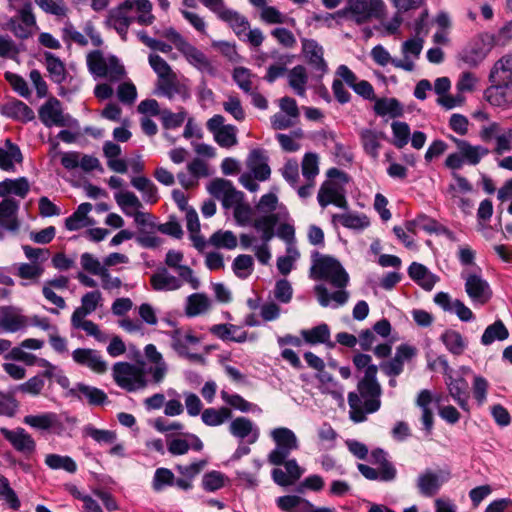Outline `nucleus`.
<instances>
[{
	"mask_svg": "<svg viewBox=\"0 0 512 512\" xmlns=\"http://www.w3.org/2000/svg\"><path fill=\"white\" fill-rule=\"evenodd\" d=\"M237 128L234 125L227 124L214 136L215 142L222 148H230L237 144Z\"/></svg>",
	"mask_w": 512,
	"mask_h": 512,
	"instance_id": "obj_42",
	"label": "nucleus"
},
{
	"mask_svg": "<svg viewBox=\"0 0 512 512\" xmlns=\"http://www.w3.org/2000/svg\"><path fill=\"white\" fill-rule=\"evenodd\" d=\"M29 188V182L25 177L17 179L7 178L0 182V197H5L8 194H14L24 198L28 194Z\"/></svg>",
	"mask_w": 512,
	"mask_h": 512,
	"instance_id": "obj_28",
	"label": "nucleus"
},
{
	"mask_svg": "<svg viewBox=\"0 0 512 512\" xmlns=\"http://www.w3.org/2000/svg\"><path fill=\"white\" fill-rule=\"evenodd\" d=\"M252 430L253 422L246 417L235 418L229 426L230 433L240 439L248 437Z\"/></svg>",
	"mask_w": 512,
	"mask_h": 512,
	"instance_id": "obj_49",
	"label": "nucleus"
},
{
	"mask_svg": "<svg viewBox=\"0 0 512 512\" xmlns=\"http://www.w3.org/2000/svg\"><path fill=\"white\" fill-rule=\"evenodd\" d=\"M491 85L484 90V98L495 107L512 105V53L503 55L490 70Z\"/></svg>",
	"mask_w": 512,
	"mask_h": 512,
	"instance_id": "obj_1",
	"label": "nucleus"
},
{
	"mask_svg": "<svg viewBox=\"0 0 512 512\" xmlns=\"http://www.w3.org/2000/svg\"><path fill=\"white\" fill-rule=\"evenodd\" d=\"M277 507L283 512H312L313 504L298 495H284L276 499Z\"/></svg>",
	"mask_w": 512,
	"mask_h": 512,
	"instance_id": "obj_18",
	"label": "nucleus"
},
{
	"mask_svg": "<svg viewBox=\"0 0 512 512\" xmlns=\"http://www.w3.org/2000/svg\"><path fill=\"white\" fill-rule=\"evenodd\" d=\"M491 33L482 32L473 37L467 46L461 51L460 60L469 67H477L496 47Z\"/></svg>",
	"mask_w": 512,
	"mask_h": 512,
	"instance_id": "obj_3",
	"label": "nucleus"
},
{
	"mask_svg": "<svg viewBox=\"0 0 512 512\" xmlns=\"http://www.w3.org/2000/svg\"><path fill=\"white\" fill-rule=\"evenodd\" d=\"M231 417L232 412L228 407L206 408L201 415L203 423L207 426H219Z\"/></svg>",
	"mask_w": 512,
	"mask_h": 512,
	"instance_id": "obj_33",
	"label": "nucleus"
},
{
	"mask_svg": "<svg viewBox=\"0 0 512 512\" xmlns=\"http://www.w3.org/2000/svg\"><path fill=\"white\" fill-rule=\"evenodd\" d=\"M47 71L51 80L56 84H61L66 80L67 71L63 61L51 52H44Z\"/></svg>",
	"mask_w": 512,
	"mask_h": 512,
	"instance_id": "obj_27",
	"label": "nucleus"
},
{
	"mask_svg": "<svg viewBox=\"0 0 512 512\" xmlns=\"http://www.w3.org/2000/svg\"><path fill=\"white\" fill-rule=\"evenodd\" d=\"M318 203L321 207L333 204L341 209H348V202L344 195L337 190L335 182L326 180L322 183L318 195Z\"/></svg>",
	"mask_w": 512,
	"mask_h": 512,
	"instance_id": "obj_10",
	"label": "nucleus"
},
{
	"mask_svg": "<svg viewBox=\"0 0 512 512\" xmlns=\"http://www.w3.org/2000/svg\"><path fill=\"white\" fill-rule=\"evenodd\" d=\"M207 464L208 461L206 459H201L191 463L190 465H177L176 469L178 473L192 482V480L202 472Z\"/></svg>",
	"mask_w": 512,
	"mask_h": 512,
	"instance_id": "obj_58",
	"label": "nucleus"
},
{
	"mask_svg": "<svg viewBox=\"0 0 512 512\" xmlns=\"http://www.w3.org/2000/svg\"><path fill=\"white\" fill-rule=\"evenodd\" d=\"M175 77H170L165 81H159L158 88L164 96L169 99L178 94L182 99L186 100L190 97L189 91L186 86L174 82Z\"/></svg>",
	"mask_w": 512,
	"mask_h": 512,
	"instance_id": "obj_38",
	"label": "nucleus"
},
{
	"mask_svg": "<svg viewBox=\"0 0 512 512\" xmlns=\"http://www.w3.org/2000/svg\"><path fill=\"white\" fill-rule=\"evenodd\" d=\"M83 435L91 437L98 443L108 444L113 443L117 437L114 431L98 429L91 424H88L83 428Z\"/></svg>",
	"mask_w": 512,
	"mask_h": 512,
	"instance_id": "obj_47",
	"label": "nucleus"
},
{
	"mask_svg": "<svg viewBox=\"0 0 512 512\" xmlns=\"http://www.w3.org/2000/svg\"><path fill=\"white\" fill-rule=\"evenodd\" d=\"M5 146L7 149L0 147V169L7 172H14L15 165L13 162L22 163L23 155L17 144L10 139H6Z\"/></svg>",
	"mask_w": 512,
	"mask_h": 512,
	"instance_id": "obj_17",
	"label": "nucleus"
},
{
	"mask_svg": "<svg viewBox=\"0 0 512 512\" xmlns=\"http://www.w3.org/2000/svg\"><path fill=\"white\" fill-rule=\"evenodd\" d=\"M210 243L217 248L234 249L237 246V238L232 231L218 230L210 237Z\"/></svg>",
	"mask_w": 512,
	"mask_h": 512,
	"instance_id": "obj_45",
	"label": "nucleus"
},
{
	"mask_svg": "<svg viewBox=\"0 0 512 512\" xmlns=\"http://www.w3.org/2000/svg\"><path fill=\"white\" fill-rule=\"evenodd\" d=\"M137 365L130 364L128 362H117L113 365V378L118 386L127 391H135L136 386L132 384L131 379L133 378Z\"/></svg>",
	"mask_w": 512,
	"mask_h": 512,
	"instance_id": "obj_16",
	"label": "nucleus"
},
{
	"mask_svg": "<svg viewBox=\"0 0 512 512\" xmlns=\"http://www.w3.org/2000/svg\"><path fill=\"white\" fill-rule=\"evenodd\" d=\"M271 435L276 448L268 454V462L275 466H281L291 451L299 448L298 439L295 433L286 427L275 428Z\"/></svg>",
	"mask_w": 512,
	"mask_h": 512,
	"instance_id": "obj_4",
	"label": "nucleus"
},
{
	"mask_svg": "<svg viewBox=\"0 0 512 512\" xmlns=\"http://www.w3.org/2000/svg\"><path fill=\"white\" fill-rule=\"evenodd\" d=\"M45 385V381L41 376H34L26 382L17 386L16 390L32 396H37L41 393Z\"/></svg>",
	"mask_w": 512,
	"mask_h": 512,
	"instance_id": "obj_59",
	"label": "nucleus"
},
{
	"mask_svg": "<svg viewBox=\"0 0 512 512\" xmlns=\"http://www.w3.org/2000/svg\"><path fill=\"white\" fill-rule=\"evenodd\" d=\"M218 16L221 20L230 24L238 37H240V35L250 26L248 20L245 17L241 16L237 11L232 9H224L218 13Z\"/></svg>",
	"mask_w": 512,
	"mask_h": 512,
	"instance_id": "obj_32",
	"label": "nucleus"
},
{
	"mask_svg": "<svg viewBox=\"0 0 512 512\" xmlns=\"http://www.w3.org/2000/svg\"><path fill=\"white\" fill-rule=\"evenodd\" d=\"M19 48L8 36H0V57L19 62Z\"/></svg>",
	"mask_w": 512,
	"mask_h": 512,
	"instance_id": "obj_60",
	"label": "nucleus"
},
{
	"mask_svg": "<svg viewBox=\"0 0 512 512\" xmlns=\"http://www.w3.org/2000/svg\"><path fill=\"white\" fill-rule=\"evenodd\" d=\"M40 121L46 126L51 127L53 125L58 127H64L67 125L65 117L63 115L61 102L56 97H50L38 111Z\"/></svg>",
	"mask_w": 512,
	"mask_h": 512,
	"instance_id": "obj_8",
	"label": "nucleus"
},
{
	"mask_svg": "<svg viewBox=\"0 0 512 512\" xmlns=\"http://www.w3.org/2000/svg\"><path fill=\"white\" fill-rule=\"evenodd\" d=\"M319 173L318 156L315 153L308 152L302 160V175L307 181H313Z\"/></svg>",
	"mask_w": 512,
	"mask_h": 512,
	"instance_id": "obj_50",
	"label": "nucleus"
},
{
	"mask_svg": "<svg viewBox=\"0 0 512 512\" xmlns=\"http://www.w3.org/2000/svg\"><path fill=\"white\" fill-rule=\"evenodd\" d=\"M327 138L333 141L335 144L333 154L336 158L337 164H351L353 161V154L350 151H348L342 143L336 141V135L334 133H329V136Z\"/></svg>",
	"mask_w": 512,
	"mask_h": 512,
	"instance_id": "obj_57",
	"label": "nucleus"
},
{
	"mask_svg": "<svg viewBox=\"0 0 512 512\" xmlns=\"http://www.w3.org/2000/svg\"><path fill=\"white\" fill-rule=\"evenodd\" d=\"M278 222L279 215L277 213H270L256 218L252 225L257 231L264 232L275 229Z\"/></svg>",
	"mask_w": 512,
	"mask_h": 512,
	"instance_id": "obj_62",
	"label": "nucleus"
},
{
	"mask_svg": "<svg viewBox=\"0 0 512 512\" xmlns=\"http://www.w3.org/2000/svg\"><path fill=\"white\" fill-rule=\"evenodd\" d=\"M185 117V111L173 113L168 109H164L161 113L162 124L165 129H176L180 127L184 123Z\"/></svg>",
	"mask_w": 512,
	"mask_h": 512,
	"instance_id": "obj_55",
	"label": "nucleus"
},
{
	"mask_svg": "<svg viewBox=\"0 0 512 512\" xmlns=\"http://www.w3.org/2000/svg\"><path fill=\"white\" fill-rule=\"evenodd\" d=\"M289 85L300 96L305 93V84L308 81L306 68L302 65H297L289 71Z\"/></svg>",
	"mask_w": 512,
	"mask_h": 512,
	"instance_id": "obj_40",
	"label": "nucleus"
},
{
	"mask_svg": "<svg viewBox=\"0 0 512 512\" xmlns=\"http://www.w3.org/2000/svg\"><path fill=\"white\" fill-rule=\"evenodd\" d=\"M268 156L262 148H255L250 151L247 158V166L253 173L256 180L266 181L271 175V169L268 165Z\"/></svg>",
	"mask_w": 512,
	"mask_h": 512,
	"instance_id": "obj_11",
	"label": "nucleus"
},
{
	"mask_svg": "<svg viewBox=\"0 0 512 512\" xmlns=\"http://www.w3.org/2000/svg\"><path fill=\"white\" fill-rule=\"evenodd\" d=\"M148 60L151 68L160 78V81L175 77L170 65L158 54H150Z\"/></svg>",
	"mask_w": 512,
	"mask_h": 512,
	"instance_id": "obj_43",
	"label": "nucleus"
},
{
	"mask_svg": "<svg viewBox=\"0 0 512 512\" xmlns=\"http://www.w3.org/2000/svg\"><path fill=\"white\" fill-rule=\"evenodd\" d=\"M87 66L91 73L105 77L108 75L107 61L100 50H94L87 56Z\"/></svg>",
	"mask_w": 512,
	"mask_h": 512,
	"instance_id": "obj_37",
	"label": "nucleus"
},
{
	"mask_svg": "<svg viewBox=\"0 0 512 512\" xmlns=\"http://www.w3.org/2000/svg\"><path fill=\"white\" fill-rule=\"evenodd\" d=\"M359 397L364 398V406L368 413H375L380 409L382 393L381 385L378 380H359L357 384Z\"/></svg>",
	"mask_w": 512,
	"mask_h": 512,
	"instance_id": "obj_7",
	"label": "nucleus"
},
{
	"mask_svg": "<svg viewBox=\"0 0 512 512\" xmlns=\"http://www.w3.org/2000/svg\"><path fill=\"white\" fill-rule=\"evenodd\" d=\"M408 276L425 291H431L439 281V277L418 262H412L408 267Z\"/></svg>",
	"mask_w": 512,
	"mask_h": 512,
	"instance_id": "obj_14",
	"label": "nucleus"
},
{
	"mask_svg": "<svg viewBox=\"0 0 512 512\" xmlns=\"http://www.w3.org/2000/svg\"><path fill=\"white\" fill-rule=\"evenodd\" d=\"M108 20L113 22V27L123 40H126L128 29L132 22L133 17L120 14V12H109Z\"/></svg>",
	"mask_w": 512,
	"mask_h": 512,
	"instance_id": "obj_48",
	"label": "nucleus"
},
{
	"mask_svg": "<svg viewBox=\"0 0 512 512\" xmlns=\"http://www.w3.org/2000/svg\"><path fill=\"white\" fill-rule=\"evenodd\" d=\"M303 340L309 345L326 343L330 338V328L326 323H321L311 329H303L300 332Z\"/></svg>",
	"mask_w": 512,
	"mask_h": 512,
	"instance_id": "obj_30",
	"label": "nucleus"
},
{
	"mask_svg": "<svg viewBox=\"0 0 512 512\" xmlns=\"http://www.w3.org/2000/svg\"><path fill=\"white\" fill-rule=\"evenodd\" d=\"M24 424L29 425L32 428L40 430H50L52 428L63 427L59 421V417L54 412H46L38 415H27L23 419Z\"/></svg>",
	"mask_w": 512,
	"mask_h": 512,
	"instance_id": "obj_19",
	"label": "nucleus"
},
{
	"mask_svg": "<svg viewBox=\"0 0 512 512\" xmlns=\"http://www.w3.org/2000/svg\"><path fill=\"white\" fill-rule=\"evenodd\" d=\"M101 298V293L98 290L87 292L82 296V305L79 308L84 312V314L89 315L96 310Z\"/></svg>",
	"mask_w": 512,
	"mask_h": 512,
	"instance_id": "obj_63",
	"label": "nucleus"
},
{
	"mask_svg": "<svg viewBox=\"0 0 512 512\" xmlns=\"http://www.w3.org/2000/svg\"><path fill=\"white\" fill-rule=\"evenodd\" d=\"M210 306L208 297L202 293L191 294L187 299L186 314L197 316L206 311Z\"/></svg>",
	"mask_w": 512,
	"mask_h": 512,
	"instance_id": "obj_39",
	"label": "nucleus"
},
{
	"mask_svg": "<svg viewBox=\"0 0 512 512\" xmlns=\"http://www.w3.org/2000/svg\"><path fill=\"white\" fill-rule=\"evenodd\" d=\"M275 298L282 303H289L292 299L293 289L290 282L286 279H280L276 282Z\"/></svg>",
	"mask_w": 512,
	"mask_h": 512,
	"instance_id": "obj_64",
	"label": "nucleus"
},
{
	"mask_svg": "<svg viewBox=\"0 0 512 512\" xmlns=\"http://www.w3.org/2000/svg\"><path fill=\"white\" fill-rule=\"evenodd\" d=\"M179 51L185 56L190 64L194 65L198 69L206 70L210 74H213L214 68L211 62L197 47L187 42Z\"/></svg>",
	"mask_w": 512,
	"mask_h": 512,
	"instance_id": "obj_22",
	"label": "nucleus"
},
{
	"mask_svg": "<svg viewBox=\"0 0 512 512\" xmlns=\"http://www.w3.org/2000/svg\"><path fill=\"white\" fill-rule=\"evenodd\" d=\"M441 485L442 482L439 476L430 470H426L424 473L420 474L417 480L419 493L425 497H433L436 495Z\"/></svg>",
	"mask_w": 512,
	"mask_h": 512,
	"instance_id": "obj_25",
	"label": "nucleus"
},
{
	"mask_svg": "<svg viewBox=\"0 0 512 512\" xmlns=\"http://www.w3.org/2000/svg\"><path fill=\"white\" fill-rule=\"evenodd\" d=\"M352 20L361 25L371 17H379L385 7L383 0H347Z\"/></svg>",
	"mask_w": 512,
	"mask_h": 512,
	"instance_id": "obj_5",
	"label": "nucleus"
},
{
	"mask_svg": "<svg viewBox=\"0 0 512 512\" xmlns=\"http://www.w3.org/2000/svg\"><path fill=\"white\" fill-rule=\"evenodd\" d=\"M312 260L311 274L315 279L329 281L337 288L348 285L349 275L336 258L314 251Z\"/></svg>",
	"mask_w": 512,
	"mask_h": 512,
	"instance_id": "obj_2",
	"label": "nucleus"
},
{
	"mask_svg": "<svg viewBox=\"0 0 512 512\" xmlns=\"http://www.w3.org/2000/svg\"><path fill=\"white\" fill-rule=\"evenodd\" d=\"M361 139L365 152L374 159L378 158L381 144L378 141L377 134L372 130H365L361 134Z\"/></svg>",
	"mask_w": 512,
	"mask_h": 512,
	"instance_id": "obj_52",
	"label": "nucleus"
},
{
	"mask_svg": "<svg viewBox=\"0 0 512 512\" xmlns=\"http://www.w3.org/2000/svg\"><path fill=\"white\" fill-rule=\"evenodd\" d=\"M302 52L305 55L308 64L316 71L322 74L327 72L328 65L324 60L323 47L314 39H302Z\"/></svg>",
	"mask_w": 512,
	"mask_h": 512,
	"instance_id": "obj_12",
	"label": "nucleus"
},
{
	"mask_svg": "<svg viewBox=\"0 0 512 512\" xmlns=\"http://www.w3.org/2000/svg\"><path fill=\"white\" fill-rule=\"evenodd\" d=\"M175 481L173 472L168 468H158L155 471L152 488L154 491H161L165 486H172Z\"/></svg>",
	"mask_w": 512,
	"mask_h": 512,
	"instance_id": "obj_51",
	"label": "nucleus"
},
{
	"mask_svg": "<svg viewBox=\"0 0 512 512\" xmlns=\"http://www.w3.org/2000/svg\"><path fill=\"white\" fill-rule=\"evenodd\" d=\"M0 113L13 120L27 123L35 119L34 111L23 101L14 99L2 105Z\"/></svg>",
	"mask_w": 512,
	"mask_h": 512,
	"instance_id": "obj_13",
	"label": "nucleus"
},
{
	"mask_svg": "<svg viewBox=\"0 0 512 512\" xmlns=\"http://www.w3.org/2000/svg\"><path fill=\"white\" fill-rule=\"evenodd\" d=\"M446 384L449 389L451 397L456 401L459 407L465 411L469 410V385L465 378H453L449 375L446 378Z\"/></svg>",
	"mask_w": 512,
	"mask_h": 512,
	"instance_id": "obj_15",
	"label": "nucleus"
},
{
	"mask_svg": "<svg viewBox=\"0 0 512 512\" xmlns=\"http://www.w3.org/2000/svg\"><path fill=\"white\" fill-rule=\"evenodd\" d=\"M115 200L117 204L122 208L124 213L128 216L131 214L126 210L127 207H133L136 209L142 207V203L140 202L139 198L130 191L116 193Z\"/></svg>",
	"mask_w": 512,
	"mask_h": 512,
	"instance_id": "obj_54",
	"label": "nucleus"
},
{
	"mask_svg": "<svg viewBox=\"0 0 512 512\" xmlns=\"http://www.w3.org/2000/svg\"><path fill=\"white\" fill-rule=\"evenodd\" d=\"M229 478L221 471L211 470L206 472L202 477V488L206 492H215L226 485Z\"/></svg>",
	"mask_w": 512,
	"mask_h": 512,
	"instance_id": "obj_35",
	"label": "nucleus"
},
{
	"mask_svg": "<svg viewBox=\"0 0 512 512\" xmlns=\"http://www.w3.org/2000/svg\"><path fill=\"white\" fill-rule=\"evenodd\" d=\"M150 284L155 291L177 290L182 285L177 277L168 274L165 267L160 268L151 276Z\"/></svg>",
	"mask_w": 512,
	"mask_h": 512,
	"instance_id": "obj_23",
	"label": "nucleus"
},
{
	"mask_svg": "<svg viewBox=\"0 0 512 512\" xmlns=\"http://www.w3.org/2000/svg\"><path fill=\"white\" fill-rule=\"evenodd\" d=\"M79 393L88 399L90 405L100 406L108 402V396L103 390L84 383H77L76 387L70 390L73 397L81 399Z\"/></svg>",
	"mask_w": 512,
	"mask_h": 512,
	"instance_id": "obj_21",
	"label": "nucleus"
},
{
	"mask_svg": "<svg viewBox=\"0 0 512 512\" xmlns=\"http://www.w3.org/2000/svg\"><path fill=\"white\" fill-rule=\"evenodd\" d=\"M4 78L11 85L12 89L20 96L25 98L30 96V90L28 88L27 82L22 76L10 71H6L4 73Z\"/></svg>",
	"mask_w": 512,
	"mask_h": 512,
	"instance_id": "obj_53",
	"label": "nucleus"
},
{
	"mask_svg": "<svg viewBox=\"0 0 512 512\" xmlns=\"http://www.w3.org/2000/svg\"><path fill=\"white\" fill-rule=\"evenodd\" d=\"M0 433L16 451L24 455H31L36 451L35 440L24 428L17 427L14 430H9L2 427Z\"/></svg>",
	"mask_w": 512,
	"mask_h": 512,
	"instance_id": "obj_6",
	"label": "nucleus"
},
{
	"mask_svg": "<svg viewBox=\"0 0 512 512\" xmlns=\"http://www.w3.org/2000/svg\"><path fill=\"white\" fill-rule=\"evenodd\" d=\"M509 331L502 320L498 319L488 325L481 336V344L488 346L494 341H504L508 339Z\"/></svg>",
	"mask_w": 512,
	"mask_h": 512,
	"instance_id": "obj_29",
	"label": "nucleus"
},
{
	"mask_svg": "<svg viewBox=\"0 0 512 512\" xmlns=\"http://www.w3.org/2000/svg\"><path fill=\"white\" fill-rule=\"evenodd\" d=\"M394 140L392 144L401 149L408 144L410 138V127L406 122L394 121L391 124Z\"/></svg>",
	"mask_w": 512,
	"mask_h": 512,
	"instance_id": "obj_46",
	"label": "nucleus"
},
{
	"mask_svg": "<svg viewBox=\"0 0 512 512\" xmlns=\"http://www.w3.org/2000/svg\"><path fill=\"white\" fill-rule=\"evenodd\" d=\"M210 332L223 341L244 343L247 340V332L233 324H216L210 328Z\"/></svg>",
	"mask_w": 512,
	"mask_h": 512,
	"instance_id": "obj_20",
	"label": "nucleus"
},
{
	"mask_svg": "<svg viewBox=\"0 0 512 512\" xmlns=\"http://www.w3.org/2000/svg\"><path fill=\"white\" fill-rule=\"evenodd\" d=\"M45 464L53 470L63 469L68 473H75L77 471V464L70 456L48 454L45 457Z\"/></svg>",
	"mask_w": 512,
	"mask_h": 512,
	"instance_id": "obj_36",
	"label": "nucleus"
},
{
	"mask_svg": "<svg viewBox=\"0 0 512 512\" xmlns=\"http://www.w3.org/2000/svg\"><path fill=\"white\" fill-rule=\"evenodd\" d=\"M374 111L378 116L390 115L392 118L402 117L404 109L397 98L375 99Z\"/></svg>",
	"mask_w": 512,
	"mask_h": 512,
	"instance_id": "obj_26",
	"label": "nucleus"
},
{
	"mask_svg": "<svg viewBox=\"0 0 512 512\" xmlns=\"http://www.w3.org/2000/svg\"><path fill=\"white\" fill-rule=\"evenodd\" d=\"M440 339L445 345L446 349L453 355H461L466 348V342L458 331L451 329L446 330L441 335Z\"/></svg>",
	"mask_w": 512,
	"mask_h": 512,
	"instance_id": "obj_31",
	"label": "nucleus"
},
{
	"mask_svg": "<svg viewBox=\"0 0 512 512\" xmlns=\"http://www.w3.org/2000/svg\"><path fill=\"white\" fill-rule=\"evenodd\" d=\"M357 468L366 479L372 481L392 482L397 477V469L392 468L390 465L383 467V469H375L369 465L359 463Z\"/></svg>",
	"mask_w": 512,
	"mask_h": 512,
	"instance_id": "obj_24",
	"label": "nucleus"
},
{
	"mask_svg": "<svg viewBox=\"0 0 512 512\" xmlns=\"http://www.w3.org/2000/svg\"><path fill=\"white\" fill-rule=\"evenodd\" d=\"M81 265L85 271L93 275L103 274L104 277L107 276V269L101 266L99 260L88 252L81 255Z\"/></svg>",
	"mask_w": 512,
	"mask_h": 512,
	"instance_id": "obj_56",
	"label": "nucleus"
},
{
	"mask_svg": "<svg viewBox=\"0 0 512 512\" xmlns=\"http://www.w3.org/2000/svg\"><path fill=\"white\" fill-rule=\"evenodd\" d=\"M465 291L473 301L481 304H486L493 295L489 283L476 274H470L466 278Z\"/></svg>",
	"mask_w": 512,
	"mask_h": 512,
	"instance_id": "obj_9",
	"label": "nucleus"
},
{
	"mask_svg": "<svg viewBox=\"0 0 512 512\" xmlns=\"http://www.w3.org/2000/svg\"><path fill=\"white\" fill-rule=\"evenodd\" d=\"M26 324V318L22 315L4 314L0 321L2 328L9 332H16L24 327Z\"/></svg>",
	"mask_w": 512,
	"mask_h": 512,
	"instance_id": "obj_61",
	"label": "nucleus"
},
{
	"mask_svg": "<svg viewBox=\"0 0 512 512\" xmlns=\"http://www.w3.org/2000/svg\"><path fill=\"white\" fill-rule=\"evenodd\" d=\"M253 267V257L247 254L238 255L232 263L233 272L240 279L247 278L252 273Z\"/></svg>",
	"mask_w": 512,
	"mask_h": 512,
	"instance_id": "obj_41",
	"label": "nucleus"
},
{
	"mask_svg": "<svg viewBox=\"0 0 512 512\" xmlns=\"http://www.w3.org/2000/svg\"><path fill=\"white\" fill-rule=\"evenodd\" d=\"M348 404L350 407V418L355 423H361L366 420V413H368L365 409V406L361 405V400L356 392L348 393Z\"/></svg>",
	"mask_w": 512,
	"mask_h": 512,
	"instance_id": "obj_44",
	"label": "nucleus"
},
{
	"mask_svg": "<svg viewBox=\"0 0 512 512\" xmlns=\"http://www.w3.org/2000/svg\"><path fill=\"white\" fill-rule=\"evenodd\" d=\"M333 221H339L342 226L354 230H363L370 224L367 216L352 213L334 214Z\"/></svg>",
	"mask_w": 512,
	"mask_h": 512,
	"instance_id": "obj_34",
	"label": "nucleus"
}]
</instances>
